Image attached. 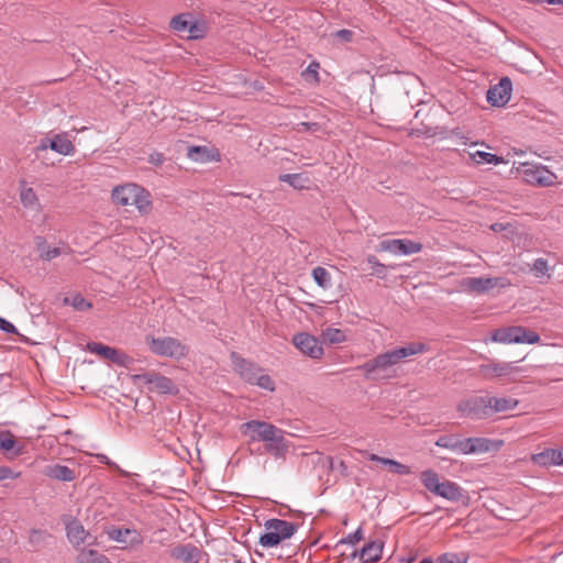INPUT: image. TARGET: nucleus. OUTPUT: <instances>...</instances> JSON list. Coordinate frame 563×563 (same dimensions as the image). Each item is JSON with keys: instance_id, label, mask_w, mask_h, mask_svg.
Returning a JSON list of instances; mask_svg holds the SVG:
<instances>
[{"instance_id": "f257e3e1", "label": "nucleus", "mask_w": 563, "mask_h": 563, "mask_svg": "<svg viewBox=\"0 0 563 563\" xmlns=\"http://www.w3.org/2000/svg\"><path fill=\"white\" fill-rule=\"evenodd\" d=\"M423 343H410L406 346L387 351L365 362L358 368L364 372L365 377L372 380L390 379L396 376L395 366L402 360L424 352Z\"/></svg>"}, {"instance_id": "f03ea898", "label": "nucleus", "mask_w": 563, "mask_h": 563, "mask_svg": "<svg viewBox=\"0 0 563 563\" xmlns=\"http://www.w3.org/2000/svg\"><path fill=\"white\" fill-rule=\"evenodd\" d=\"M114 203L125 207L135 206L141 212L151 206L150 194L136 184H125L113 188L111 194Z\"/></svg>"}, {"instance_id": "7ed1b4c3", "label": "nucleus", "mask_w": 563, "mask_h": 563, "mask_svg": "<svg viewBox=\"0 0 563 563\" xmlns=\"http://www.w3.org/2000/svg\"><path fill=\"white\" fill-rule=\"evenodd\" d=\"M145 342L150 351L161 357L179 361L185 358L189 353V346L173 336L147 335Z\"/></svg>"}, {"instance_id": "20e7f679", "label": "nucleus", "mask_w": 563, "mask_h": 563, "mask_svg": "<svg viewBox=\"0 0 563 563\" xmlns=\"http://www.w3.org/2000/svg\"><path fill=\"white\" fill-rule=\"evenodd\" d=\"M297 529L298 527L294 522L269 519L265 522V532L261 534L258 543L263 548H275L284 540L291 538Z\"/></svg>"}, {"instance_id": "39448f33", "label": "nucleus", "mask_w": 563, "mask_h": 563, "mask_svg": "<svg viewBox=\"0 0 563 563\" xmlns=\"http://www.w3.org/2000/svg\"><path fill=\"white\" fill-rule=\"evenodd\" d=\"M516 170L526 184L538 187H550L558 178L553 172L541 164L521 163Z\"/></svg>"}, {"instance_id": "423d86ee", "label": "nucleus", "mask_w": 563, "mask_h": 563, "mask_svg": "<svg viewBox=\"0 0 563 563\" xmlns=\"http://www.w3.org/2000/svg\"><path fill=\"white\" fill-rule=\"evenodd\" d=\"M540 335L522 325H508L495 329V342L504 344H537Z\"/></svg>"}, {"instance_id": "0eeeda50", "label": "nucleus", "mask_w": 563, "mask_h": 563, "mask_svg": "<svg viewBox=\"0 0 563 563\" xmlns=\"http://www.w3.org/2000/svg\"><path fill=\"white\" fill-rule=\"evenodd\" d=\"M109 540L121 544L122 550H136L144 543V538L141 532L135 528L125 527H109L106 530Z\"/></svg>"}, {"instance_id": "6e6552de", "label": "nucleus", "mask_w": 563, "mask_h": 563, "mask_svg": "<svg viewBox=\"0 0 563 563\" xmlns=\"http://www.w3.org/2000/svg\"><path fill=\"white\" fill-rule=\"evenodd\" d=\"M133 380L135 383H143L147 385L150 391L169 395H175L178 393V387L174 380L158 373L151 372L137 374L133 377Z\"/></svg>"}, {"instance_id": "1a4fd4ad", "label": "nucleus", "mask_w": 563, "mask_h": 563, "mask_svg": "<svg viewBox=\"0 0 563 563\" xmlns=\"http://www.w3.org/2000/svg\"><path fill=\"white\" fill-rule=\"evenodd\" d=\"M492 398L488 396H473L459 404L457 410L462 417L481 419L488 413Z\"/></svg>"}, {"instance_id": "9d476101", "label": "nucleus", "mask_w": 563, "mask_h": 563, "mask_svg": "<svg viewBox=\"0 0 563 563\" xmlns=\"http://www.w3.org/2000/svg\"><path fill=\"white\" fill-rule=\"evenodd\" d=\"M274 427L263 420H250L240 426V431L250 442H264Z\"/></svg>"}, {"instance_id": "9b49d317", "label": "nucleus", "mask_w": 563, "mask_h": 563, "mask_svg": "<svg viewBox=\"0 0 563 563\" xmlns=\"http://www.w3.org/2000/svg\"><path fill=\"white\" fill-rule=\"evenodd\" d=\"M380 250L394 255H411L422 250V244L408 239H394L380 242Z\"/></svg>"}, {"instance_id": "f8f14e48", "label": "nucleus", "mask_w": 563, "mask_h": 563, "mask_svg": "<svg viewBox=\"0 0 563 563\" xmlns=\"http://www.w3.org/2000/svg\"><path fill=\"white\" fill-rule=\"evenodd\" d=\"M295 346L305 355L311 358H320L323 355V347L319 340L306 332L296 334L292 338Z\"/></svg>"}, {"instance_id": "ddd939ff", "label": "nucleus", "mask_w": 563, "mask_h": 563, "mask_svg": "<svg viewBox=\"0 0 563 563\" xmlns=\"http://www.w3.org/2000/svg\"><path fill=\"white\" fill-rule=\"evenodd\" d=\"M284 434L285 431L275 426L264 441L265 450L275 459H284L289 450V443Z\"/></svg>"}, {"instance_id": "4468645a", "label": "nucleus", "mask_w": 563, "mask_h": 563, "mask_svg": "<svg viewBox=\"0 0 563 563\" xmlns=\"http://www.w3.org/2000/svg\"><path fill=\"white\" fill-rule=\"evenodd\" d=\"M87 349L89 352L98 354L103 358L121 366H125L129 362V356L125 353L98 342L88 343Z\"/></svg>"}, {"instance_id": "2eb2a0df", "label": "nucleus", "mask_w": 563, "mask_h": 563, "mask_svg": "<svg viewBox=\"0 0 563 563\" xmlns=\"http://www.w3.org/2000/svg\"><path fill=\"white\" fill-rule=\"evenodd\" d=\"M231 360L234 371H236L240 376L249 384H253L256 376L260 374V372H262L261 367H258L253 362L243 358L238 353H232Z\"/></svg>"}, {"instance_id": "dca6fc26", "label": "nucleus", "mask_w": 563, "mask_h": 563, "mask_svg": "<svg viewBox=\"0 0 563 563\" xmlns=\"http://www.w3.org/2000/svg\"><path fill=\"white\" fill-rule=\"evenodd\" d=\"M170 555L181 563H199L201 559V551L198 547L191 543L177 544L172 549Z\"/></svg>"}, {"instance_id": "f3484780", "label": "nucleus", "mask_w": 563, "mask_h": 563, "mask_svg": "<svg viewBox=\"0 0 563 563\" xmlns=\"http://www.w3.org/2000/svg\"><path fill=\"white\" fill-rule=\"evenodd\" d=\"M532 461L539 466H563V450L547 449L532 455Z\"/></svg>"}, {"instance_id": "a211bd4d", "label": "nucleus", "mask_w": 563, "mask_h": 563, "mask_svg": "<svg viewBox=\"0 0 563 563\" xmlns=\"http://www.w3.org/2000/svg\"><path fill=\"white\" fill-rule=\"evenodd\" d=\"M384 543L379 540H374L366 543L360 552H354L352 558L360 556L363 563H374L380 560Z\"/></svg>"}, {"instance_id": "6ab92c4d", "label": "nucleus", "mask_w": 563, "mask_h": 563, "mask_svg": "<svg viewBox=\"0 0 563 563\" xmlns=\"http://www.w3.org/2000/svg\"><path fill=\"white\" fill-rule=\"evenodd\" d=\"M512 95V82L509 77L500 78L499 82L495 85V108L505 107Z\"/></svg>"}, {"instance_id": "aec40b11", "label": "nucleus", "mask_w": 563, "mask_h": 563, "mask_svg": "<svg viewBox=\"0 0 563 563\" xmlns=\"http://www.w3.org/2000/svg\"><path fill=\"white\" fill-rule=\"evenodd\" d=\"M435 445L451 452L464 455V439L456 434H445L438 438Z\"/></svg>"}, {"instance_id": "412c9836", "label": "nucleus", "mask_w": 563, "mask_h": 563, "mask_svg": "<svg viewBox=\"0 0 563 563\" xmlns=\"http://www.w3.org/2000/svg\"><path fill=\"white\" fill-rule=\"evenodd\" d=\"M188 157L197 163H208L220 161L218 152L209 150L206 146H191L188 148Z\"/></svg>"}, {"instance_id": "4be33fe9", "label": "nucleus", "mask_w": 563, "mask_h": 563, "mask_svg": "<svg viewBox=\"0 0 563 563\" xmlns=\"http://www.w3.org/2000/svg\"><path fill=\"white\" fill-rule=\"evenodd\" d=\"M66 533L69 542L74 547L82 544L88 537V532L78 520H71L66 523Z\"/></svg>"}, {"instance_id": "5701e85b", "label": "nucleus", "mask_w": 563, "mask_h": 563, "mask_svg": "<svg viewBox=\"0 0 563 563\" xmlns=\"http://www.w3.org/2000/svg\"><path fill=\"white\" fill-rule=\"evenodd\" d=\"M495 234H500L501 238L509 240L512 243H519L521 239V228L517 223H503L495 222Z\"/></svg>"}, {"instance_id": "b1692460", "label": "nucleus", "mask_w": 563, "mask_h": 563, "mask_svg": "<svg viewBox=\"0 0 563 563\" xmlns=\"http://www.w3.org/2000/svg\"><path fill=\"white\" fill-rule=\"evenodd\" d=\"M49 148L64 156L75 153V146L66 133L57 134L49 140Z\"/></svg>"}, {"instance_id": "393cba45", "label": "nucleus", "mask_w": 563, "mask_h": 563, "mask_svg": "<svg viewBox=\"0 0 563 563\" xmlns=\"http://www.w3.org/2000/svg\"><path fill=\"white\" fill-rule=\"evenodd\" d=\"M44 474L60 482H71L76 478L75 471L66 465L54 464L45 467Z\"/></svg>"}, {"instance_id": "a878e982", "label": "nucleus", "mask_w": 563, "mask_h": 563, "mask_svg": "<svg viewBox=\"0 0 563 563\" xmlns=\"http://www.w3.org/2000/svg\"><path fill=\"white\" fill-rule=\"evenodd\" d=\"M492 445L493 442L486 438H466L464 439V455L488 452Z\"/></svg>"}, {"instance_id": "bb28decb", "label": "nucleus", "mask_w": 563, "mask_h": 563, "mask_svg": "<svg viewBox=\"0 0 563 563\" xmlns=\"http://www.w3.org/2000/svg\"><path fill=\"white\" fill-rule=\"evenodd\" d=\"M493 284L492 278L482 277H466L462 280L461 285L464 290L470 292L481 294L489 289Z\"/></svg>"}, {"instance_id": "cd10ccee", "label": "nucleus", "mask_w": 563, "mask_h": 563, "mask_svg": "<svg viewBox=\"0 0 563 563\" xmlns=\"http://www.w3.org/2000/svg\"><path fill=\"white\" fill-rule=\"evenodd\" d=\"M434 495L451 501H456L462 496L459 485L450 481L440 482L439 486L435 487Z\"/></svg>"}, {"instance_id": "c85d7f7f", "label": "nucleus", "mask_w": 563, "mask_h": 563, "mask_svg": "<svg viewBox=\"0 0 563 563\" xmlns=\"http://www.w3.org/2000/svg\"><path fill=\"white\" fill-rule=\"evenodd\" d=\"M0 449L10 452L12 456H19L24 451L23 445L10 432H0Z\"/></svg>"}, {"instance_id": "c756f323", "label": "nucleus", "mask_w": 563, "mask_h": 563, "mask_svg": "<svg viewBox=\"0 0 563 563\" xmlns=\"http://www.w3.org/2000/svg\"><path fill=\"white\" fill-rule=\"evenodd\" d=\"M35 245L38 251V255L43 261H52L64 253L59 247H49L46 240L43 236L35 238Z\"/></svg>"}, {"instance_id": "7c9ffc66", "label": "nucleus", "mask_w": 563, "mask_h": 563, "mask_svg": "<svg viewBox=\"0 0 563 563\" xmlns=\"http://www.w3.org/2000/svg\"><path fill=\"white\" fill-rule=\"evenodd\" d=\"M369 460L373 462H378L383 465H386L389 467L390 472L399 475H409L411 474V468L408 465H405L396 460L382 457L376 454H371Z\"/></svg>"}, {"instance_id": "2f4dec72", "label": "nucleus", "mask_w": 563, "mask_h": 563, "mask_svg": "<svg viewBox=\"0 0 563 563\" xmlns=\"http://www.w3.org/2000/svg\"><path fill=\"white\" fill-rule=\"evenodd\" d=\"M76 563H111V561L96 550L84 548L79 551Z\"/></svg>"}, {"instance_id": "473e14b6", "label": "nucleus", "mask_w": 563, "mask_h": 563, "mask_svg": "<svg viewBox=\"0 0 563 563\" xmlns=\"http://www.w3.org/2000/svg\"><path fill=\"white\" fill-rule=\"evenodd\" d=\"M312 278L314 283L323 289H329L332 286L331 275L324 267H314L312 269Z\"/></svg>"}, {"instance_id": "72a5a7b5", "label": "nucleus", "mask_w": 563, "mask_h": 563, "mask_svg": "<svg viewBox=\"0 0 563 563\" xmlns=\"http://www.w3.org/2000/svg\"><path fill=\"white\" fill-rule=\"evenodd\" d=\"M20 200L25 208L37 209L38 198L31 187H23L20 191Z\"/></svg>"}, {"instance_id": "f704fd0d", "label": "nucleus", "mask_w": 563, "mask_h": 563, "mask_svg": "<svg viewBox=\"0 0 563 563\" xmlns=\"http://www.w3.org/2000/svg\"><path fill=\"white\" fill-rule=\"evenodd\" d=\"M420 479L423 486L432 494H434L435 487H438L440 484L439 475L432 470L423 471L421 473Z\"/></svg>"}, {"instance_id": "c9c22d12", "label": "nucleus", "mask_w": 563, "mask_h": 563, "mask_svg": "<svg viewBox=\"0 0 563 563\" xmlns=\"http://www.w3.org/2000/svg\"><path fill=\"white\" fill-rule=\"evenodd\" d=\"M192 18L190 13L176 15L172 19L170 26L177 32H188Z\"/></svg>"}, {"instance_id": "e433bc0d", "label": "nucleus", "mask_w": 563, "mask_h": 563, "mask_svg": "<svg viewBox=\"0 0 563 563\" xmlns=\"http://www.w3.org/2000/svg\"><path fill=\"white\" fill-rule=\"evenodd\" d=\"M322 338L330 344H339L346 340L344 332L336 328H327L322 332Z\"/></svg>"}, {"instance_id": "4c0bfd02", "label": "nucleus", "mask_w": 563, "mask_h": 563, "mask_svg": "<svg viewBox=\"0 0 563 563\" xmlns=\"http://www.w3.org/2000/svg\"><path fill=\"white\" fill-rule=\"evenodd\" d=\"M530 271L533 273L534 277L542 278L548 277L550 278V268L548 265V261L545 258L539 257L534 260L533 264L530 267Z\"/></svg>"}, {"instance_id": "58836bf2", "label": "nucleus", "mask_w": 563, "mask_h": 563, "mask_svg": "<svg viewBox=\"0 0 563 563\" xmlns=\"http://www.w3.org/2000/svg\"><path fill=\"white\" fill-rule=\"evenodd\" d=\"M279 180L296 189L305 188L306 183V179L300 174H283L279 176Z\"/></svg>"}, {"instance_id": "ea45409f", "label": "nucleus", "mask_w": 563, "mask_h": 563, "mask_svg": "<svg viewBox=\"0 0 563 563\" xmlns=\"http://www.w3.org/2000/svg\"><path fill=\"white\" fill-rule=\"evenodd\" d=\"M518 405V400L512 397L495 398V412H503L514 409Z\"/></svg>"}, {"instance_id": "a19ab883", "label": "nucleus", "mask_w": 563, "mask_h": 563, "mask_svg": "<svg viewBox=\"0 0 563 563\" xmlns=\"http://www.w3.org/2000/svg\"><path fill=\"white\" fill-rule=\"evenodd\" d=\"M252 385H256L262 389L274 391L275 390V383L272 379V377L265 373L260 372V374L256 376Z\"/></svg>"}, {"instance_id": "79ce46f5", "label": "nucleus", "mask_w": 563, "mask_h": 563, "mask_svg": "<svg viewBox=\"0 0 563 563\" xmlns=\"http://www.w3.org/2000/svg\"><path fill=\"white\" fill-rule=\"evenodd\" d=\"M65 302L74 307L78 311H85L91 308V303L88 302L81 295L77 294L71 298H65Z\"/></svg>"}, {"instance_id": "37998d69", "label": "nucleus", "mask_w": 563, "mask_h": 563, "mask_svg": "<svg viewBox=\"0 0 563 563\" xmlns=\"http://www.w3.org/2000/svg\"><path fill=\"white\" fill-rule=\"evenodd\" d=\"M364 538L363 529L362 527H358L354 532L349 533L345 538L341 539L336 547L341 544H350L354 545L357 542H360Z\"/></svg>"}, {"instance_id": "c03bdc74", "label": "nucleus", "mask_w": 563, "mask_h": 563, "mask_svg": "<svg viewBox=\"0 0 563 563\" xmlns=\"http://www.w3.org/2000/svg\"><path fill=\"white\" fill-rule=\"evenodd\" d=\"M189 34V37L190 38H200L203 36L205 34V26H203V23L195 20L192 18L191 22H190V25H189V30L187 32Z\"/></svg>"}, {"instance_id": "a18cd8bd", "label": "nucleus", "mask_w": 563, "mask_h": 563, "mask_svg": "<svg viewBox=\"0 0 563 563\" xmlns=\"http://www.w3.org/2000/svg\"><path fill=\"white\" fill-rule=\"evenodd\" d=\"M470 157L476 164L493 163V153H488V152H484V151L472 152V153H470Z\"/></svg>"}, {"instance_id": "49530a36", "label": "nucleus", "mask_w": 563, "mask_h": 563, "mask_svg": "<svg viewBox=\"0 0 563 563\" xmlns=\"http://www.w3.org/2000/svg\"><path fill=\"white\" fill-rule=\"evenodd\" d=\"M97 460L100 462V463H103V464H107L109 465L110 467L119 471L122 475H128L126 472H124L123 470L120 468V466L114 463L113 461H111L106 454L103 453H100V454H97L96 455Z\"/></svg>"}, {"instance_id": "de8ad7c7", "label": "nucleus", "mask_w": 563, "mask_h": 563, "mask_svg": "<svg viewBox=\"0 0 563 563\" xmlns=\"http://www.w3.org/2000/svg\"><path fill=\"white\" fill-rule=\"evenodd\" d=\"M165 156L162 153L153 152L148 155V163L154 166H161L165 162Z\"/></svg>"}, {"instance_id": "09e8293b", "label": "nucleus", "mask_w": 563, "mask_h": 563, "mask_svg": "<svg viewBox=\"0 0 563 563\" xmlns=\"http://www.w3.org/2000/svg\"><path fill=\"white\" fill-rule=\"evenodd\" d=\"M0 330L5 333H10V334L16 333L15 325L1 317H0Z\"/></svg>"}, {"instance_id": "8fccbe9b", "label": "nucleus", "mask_w": 563, "mask_h": 563, "mask_svg": "<svg viewBox=\"0 0 563 563\" xmlns=\"http://www.w3.org/2000/svg\"><path fill=\"white\" fill-rule=\"evenodd\" d=\"M334 36L339 37L340 40H342L344 42H350L352 40L353 32L350 30L343 29V30L336 31L334 33Z\"/></svg>"}, {"instance_id": "3c124183", "label": "nucleus", "mask_w": 563, "mask_h": 563, "mask_svg": "<svg viewBox=\"0 0 563 563\" xmlns=\"http://www.w3.org/2000/svg\"><path fill=\"white\" fill-rule=\"evenodd\" d=\"M45 538V534L40 530H33L30 534V542L34 544H38Z\"/></svg>"}, {"instance_id": "603ef678", "label": "nucleus", "mask_w": 563, "mask_h": 563, "mask_svg": "<svg viewBox=\"0 0 563 563\" xmlns=\"http://www.w3.org/2000/svg\"><path fill=\"white\" fill-rule=\"evenodd\" d=\"M438 563H461L456 555L443 554L438 559Z\"/></svg>"}, {"instance_id": "864d4df0", "label": "nucleus", "mask_w": 563, "mask_h": 563, "mask_svg": "<svg viewBox=\"0 0 563 563\" xmlns=\"http://www.w3.org/2000/svg\"><path fill=\"white\" fill-rule=\"evenodd\" d=\"M10 477H13L12 471L9 467H0V481Z\"/></svg>"}, {"instance_id": "5fc2aeb1", "label": "nucleus", "mask_w": 563, "mask_h": 563, "mask_svg": "<svg viewBox=\"0 0 563 563\" xmlns=\"http://www.w3.org/2000/svg\"><path fill=\"white\" fill-rule=\"evenodd\" d=\"M494 371H495V376H501V375L506 374V366L500 365V364H495Z\"/></svg>"}, {"instance_id": "6e6d98bb", "label": "nucleus", "mask_w": 563, "mask_h": 563, "mask_svg": "<svg viewBox=\"0 0 563 563\" xmlns=\"http://www.w3.org/2000/svg\"><path fill=\"white\" fill-rule=\"evenodd\" d=\"M493 99H494V96H493V86H489L487 91H486V100L489 104L493 106Z\"/></svg>"}, {"instance_id": "4d7b16f0", "label": "nucleus", "mask_w": 563, "mask_h": 563, "mask_svg": "<svg viewBox=\"0 0 563 563\" xmlns=\"http://www.w3.org/2000/svg\"><path fill=\"white\" fill-rule=\"evenodd\" d=\"M543 2H547L549 4H562L563 5V0H543Z\"/></svg>"}, {"instance_id": "13d9d810", "label": "nucleus", "mask_w": 563, "mask_h": 563, "mask_svg": "<svg viewBox=\"0 0 563 563\" xmlns=\"http://www.w3.org/2000/svg\"><path fill=\"white\" fill-rule=\"evenodd\" d=\"M504 444L501 440H495V451L498 450Z\"/></svg>"}, {"instance_id": "bf43d9fd", "label": "nucleus", "mask_w": 563, "mask_h": 563, "mask_svg": "<svg viewBox=\"0 0 563 563\" xmlns=\"http://www.w3.org/2000/svg\"><path fill=\"white\" fill-rule=\"evenodd\" d=\"M419 563H434L431 558H423Z\"/></svg>"}, {"instance_id": "052dcab7", "label": "nucleus", "mask_w": 563, "mask_h": 563, "mask_svg": "<svg viewBox=\"0 0 563 563\" xmlns=\"http://www.w3.org/2000/svg\"><path fill=\"white\" fill-rule=\"evenodd\" d=\"M494 162H495V165L499 164V163H503V158L499 157L497 154H495V158H494Z\"/></svg>"}, {"instance_id": "680f3d73", "label": "nucleus", "mask_w": 563, "mask_h": 563, "mask_svg": "<svg viewBox=\"0 0 563 563\" xmlns=\"http://www.w3.org/2000/svg\"><path fill=\"white\" fill-rule=\"evenodd\" d=\"M0 563H10V562L5 559H2V560H0Z\"/></svg>"}, {"instance_id": "e2e57ef3", "label": "nucleus", "mask_w": 563, "mask_h": 563, "mask_svg": "<svg viewBox=\"0 0 563 563\" xmlns=\"http://www.w3.org/2000/svg\"><path fill=\"white\" fill-rule=\"evenodd\" d=\"M501 235L500 236H497L496 234L494 235V239H497V240H500Z\"/></svg>"}, {"instance_id": "0e129e2a", "label": "nucleus", "mask_w": 563, "mask_h": 563, "mask_svg": "<svg viewBox=\"0 0 563 563\" xmlns=\"http://www.w3.org/2000/svg\"><path fill=\"white\" fill-rule=\"evenodd\" d=\"M501 235L500 236H497L496 234L494 235V239H497V240H500Z\"/></svg>"}]
</instances>
